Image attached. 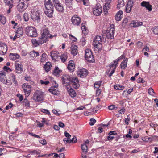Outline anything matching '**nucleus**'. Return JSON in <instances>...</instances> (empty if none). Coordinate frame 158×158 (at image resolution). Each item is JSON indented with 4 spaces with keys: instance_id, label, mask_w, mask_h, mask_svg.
Listing matches in <instances>:
<instances>
[{
    "instance_id": "f257e3e1",
    "label": "nucleus",
    "mask_w": 158,
    "mask_h": 158,
    "mask_svg": "<svg viewBox=\"0 0 158 158\" xmlns=\"http://www.w3.org/2000/svg\"><path fill=\"white\" fill-rule=\"evenodd\" d=\"M44 5L46 10L44 12L46 15L49 17H52L53 13L54 6L50 0H45Z\"/></svg>"
},
{
    "instance_id": "f03ea898",
    "label": "nucleus",
    "mask_w": 158,
    "mask_h": 158,
    "mask_svg": "<svg viewBox=\"0 0 158 158\" xmlns=\"http://www.w3.org/2000/svg\"><path fill=\"white\" fill-rule=\"evenodd\" d=\"M125 58V56L124 55H122L116 60H114L113 62L111 63L110 65L109 66H107V67H108V69H110L109 70V72H110V71L111 70V71L109 74V77H110L113 74L114 72L115 69L118 64V61L122 59Z\"/></svg>"
},
{
    "instance_id": "7ed1b4c3",
    "label": "nucleus",
    "mask_w": 158,
    "mask_h": 158,
    "mask_svg": "<svg viewBox=\"0 0 158 158\" xmlns=\"http://www.w3.org/2000/svg\"><path fill=\"white\" fill-rule=\"evenodd\" d=\"M102 38L101 36L98 35L95 37L93 43V45L95 49L101 50L102 48Z\"/></svg>"
},
{
    "instance_id": "20e7f679",
    "label": "nucleus",
    "mask_w": 158,
    "mask_h": 158,
    "mask_svg": "<svg viewBox=\"0 0 158 158\" xmlns=\"http://www.w3.org/2000/svg\"><path fill=\"white\" fill-rule=\"evenodd\" d=\"M25 31L26 34L31 37H35L38 35L36 29L32 27H27Z\"/></svg>"
},
{
    "instance_id": "39448f33",
    "label": "nucleus",
    "mask_w": 158,
    "mask_h": 158,
    "mask_svg": "<svg viewBox=\"0 0 158 158\" xmlns=\"http://www.w3.org/2000/svg\"><path fill=\"white\" fill-rule=\"evenodd\" d=\"M48 41V40L47 38L44 37L42 35L41 37L39 38L38 40L35 39H32L31 40L32 43L35 47H37L40 44H42Z\"/></svg>"
},
{
    "instance_id": "423d86ee",
    "label": "nucleus",
    "mask_w": 158,
    "mask_h": 158,
    "mask_svg": "<svg viewBox=\"0 0 158 158\" xmlns=\"http://www.w3.org/2000/svg\"><path fill=\"white\" fill-rule=\"evenodd\" d=\"M31 18L32 20L35 22L39 23L40 21V15L39 11L35 9L32 11L31 14Z\"/></svg>"
},
{
    "instance_id": "0eeeda50",
    "label": "nucleus",
    "mask_w": 158,
    "mask_h": 158,
    "mask_svg": "<svg viewBox=\"0 0 158 158\" xmlns=\"http://www.w3.org/2000/svg\"><path fill=\"white\" fill-rule=\"evenodd\" d=\"M85 57L86 60L89 62H93L94 61V57L92 52L88 49H86L85 51Z\"/></svg>"
},
{
    "instance_id": "6e6552de",
    "label": "nucleus",
    "mask_w": 158,
    "mask_h": 158,
    "mask_svg": "<svg viewBox=\"0 0 158 158\" xmlns=\"http://www.w3.org/2000/svg\"><path fill=\"white\" fill-rule=\"evenodd\" d=\"M114 30L111 29V30H107L102 31V37L103 38H104L105 36H106L108 39L111 40L114 38Z\"/></svg>"
},
{
    "instance_id": "1a4fd4ad",
    "label": "nucleus",
    "mask_w": 158,
    "mask_h": 158,
    "mask_svg": "<svg viewBox=\"0 0 158 158\" xmlns=\"http://www.w3.org/2000/svg\"><path fill=\"white\" fill-rule=\"evenodd\" d=\"M27 2L20 1L17 6L18 10L19 12L23 11L28 7Z\"/></svg>"
},
{
    "instance_id": "9d476101",
    "label": "nucleus",
    "mask_w": 158,
    "mask_h": 158,
    "mask_svg": "<svg viewBox=\"0 0 158 158\" xmlns=\"http://www.w3.org/2000/svg\"><path fill=\"white\" fill-rule=\"evenodd\" d=\"M62 83L64 86L66 87H69L70 85V82L71 80L70 77L68 75H63L62 76Z\"/></svg>"
},
{
    "instance_id": "9b49d317",
    "label": "nucleus",
    "mask_w": 158,
    "mask_h": 158,
    "mask_svg": "<svg viewBox=\"0 0 158 158\" xmlns=\"http://www.w3.org/2000/svg\"><path fill=\"white\" fill-rule=\"evenodd\" d=\"M41 35L44 37L47 38L48 40V38L52 39L54 36H56V35H55L54 36L50 34L49 31L48 30V28L45 27H44L43 28Z\"/></svg>"
},
{
    "instance_id": "f8f14e48",
    "label": "nucleus",
    "mask_w": 158,
    "mask_h": 158,
    "mask_svg": "<svg viewBox=\"0 0 158 158\" xmlns=\"http://www.w3.org/2000/svg\"><path fill=\"white\" fill-rule=\"evenodd\" d=\"M43 96L42 94L39 91H36L34 94L32 99L35 101L40 102L43 100Z\"/></svg>"
},
{
    "instance_id": "ddd939ff",
    "label": "nucleus",
    "mask_w": 158,
    "mask_h": 158,
    "mask_svg": "<svg viewBox=\"0 0 158 158\" xmlns=\"http://www.w3.org/2000/svg\"><path fill=\"white\" fill-rule=\"evenodd\" d=\"M15 72L18 74H21L23 71V65L17 62L15 64Z\"/></svg>"
},
{
    "instance_id": "4468645a",
    "label": "nucleus",
    "mask_w": 158,
    "mask_h": 158,
    "mask_svg": "<svg viewBox=\"0 0 158 158\" xmlns=\"http://www.w3.org/2000/svg\"><path fill=\"white\" fill-rule=\"evenodd\" d=\"M102 9L101 6L100 5H98L93 9V13L96 16H99L101 13Z\"/></svg>"
},
{
    "instance_id": "2eb2a0df",
    "label": "nucleus",
    "mask_w": 158,
    "mask_h": 158,
    "mask_svg": "<svg viewBox=\"0 0 158 158\" xmlns=\"http://www.w3.org/2000/svg\"><path fill=\"white\" fill-rule=\"evenodd\" d=\"M71 21L74 25L78 26L81 22V19L77 16V15H74L73 16L71 19Z\"/></svg>"
},
{
    "instance_id": "dca6fc26",
    "label": "nucleus",
    "mask_w": 158,
    "mask_h": 158,
    "mask_svg": "<svg viewBox=\"0 0 158 158\" xmlns=\"http://www.w3.org/2000/svg\"><path fill=\"white\" fill-rule=\"evenodd\" d=\"M31 86L30 85L25 83L23 85V88L24 90V92L25 93V95L27 94V96H29V94L31 91Z\"/></svg>"
},
{
    "instance_id": "f3484780",
    "label": "nucleus",
    "mask_w": 158,
    "mask_h": 158,
    "mask_svg": "<svg viewBox=\"0 0 158 158\" xmlns=\"http://www.w3.org/2000/svg\"><path fill=\"white\" fill-rule=\"evenodd\" d=\"M7 50V46L5 44H0V55H4Z\"/></svg>"
},
{
    "instance_id": "a211bd4d",
    "label": "nucleus",
    "mask_w": 158,
    "mask_h": 158,
    "mask_svg": "<svg viewBox=\"0 0 158 158\" xmlns=\"http://www.w3.org/2000/svg\"><path fill=\"white\" fill-rule=\"evenodd\" d=\"M71 82L73 86L75 89H77L79 87V81L76 77H73L71 80Z\"/></svg>"
},
{
    "instance_id": "6ab92c4d",
    "label": "nucleus",
    "mask_w": 158,
    "mask_h": 158,
    "mask_svg": "<svg viewBox=\"0 0 158 158\" xmlns=\"http://www.w3.org/2000/svg\"><path fill=\"white\" fill-rule=\"evenodd\" d=\"M77 75L81 78H84L86 77L88 74V71L85 69H82L77 73Z\"/></svg>"
},
{
    "instance_id": "aec40b11",
    "label": "nucleus",
    "mask_w": 158,
    "mask_h": 158,
    "mask_svg": "<svg viewBox=\"0 0 158 158\" xmlns=\"http://www.w3.org/2000/svg\"><path fill=\"white\" fill-rule=\"evenodd\" d=\"M58 86V84H57L54 86L51 87V88L49 89L48 91L53 94L56 95H58L59 94V91L56 89Z\"/></svg>"
},
{
    "instance_id": "412c9836",
    "label": "nucleus",
    "mask_w": 158,
    "mask_h": 158,
    "mask_svg": "<svg viewBox=\"0 0 158 158\" xmlns=\"http://www.w3.org/2000/svg\"><path fill=\"white\" fill-rule=\"evenodd\" d=\"M141 5L143 7H145L149 11L152 10V5L150 4L149 2L143 1L141 3Z\"/></svg>"
},
{
    "instance_id": "4be33fe9",
    "label": "nucleus",
    "mask_w": 158,
    "mask_h": 158,
    "mask_svg": "<svg viewBox=\"0 0 158 158\" xmlns=\"http://www.w3.org/2000/svg\"><path fill=\"white\" fill-rule=\"evenodd\" d=\"M133 2L131 1H129L126 5V11L127 13H129L133 6Z\"/></svg>"
},
{
    "instance_id": "5701e85b",
    "label": "nucleus",
    "mask_w": 158,
    "mask_h": 158,
    "mask_svg": "<svg viewBox=\"0 0 158 158\" xmlns=\"http://www.w3.org/2000/svg\"><path fill=\"white\" fill-rule=\"evenodd\" d=\"M54 6L56 10L59 12L61 13H64V9L61 3L55 5Z\"/></svg>"
},
{
    "instance_id": "b1692460",
    "label": "nucleus",
    "mask_w": 158,
    "mask_h": 158,
    "mask_svg": "<svg viewBox=\"0 0 158 158\" xmlns=\"http://www.w3.org/2000/svg\"><path fill=\"white\" fill-rule=\"evenodd\" d=\"M75 67L73 61L72 60L69 61L67 67L68 70L70 72H73L74 71Z\"/></svg>"
},
{
    "instance_id": "393cba45",
    "label": "nucleus",
    "mask_w": 158,
    "mask_h": 158,
    "mask_svg": "<svg viewBox=\"0 0 158 158\" xmlns=\"http://www.w3.org/2000/svg\"><path fill=\"white\" fill-rule=\"evenodd\" d=\"M66 88L69 94L73 98L76 96V93L72 88L66 87Z\"/></svg>"
},
{
    "instance_id": "a878e982",
    "label": "nucleus",
    "mask_w": 158,
    "mask_h": 158,
    "mask_svg": "<svg viewBox=\"0 0 158 158\" xmlns=\"http://www.w3.org/2000/svg\"><path fill=\"white\" fill-rule=\"evenodd\" d=\"M143 24V23L141 22H137L134 21H132L130 23V25L131 27H136L139 26H141Z\"/></svg>"
},
{
    "instance_id": "bb28decb",
    "label": "nucleus",
    "mask_w": 158,
    "mask_h": 158,
    "mask_svg": "<svg viewBox=\"0 0 158 158\" xmlns=\"http://www.w3.org/2000/svg\"><path fill=\"white\" fill-rule=\"evenodd\" d=\"M50 54L52 59L53 60H56L58 57V54L59 53L56 51H52L51 52Z\"/></svg>"
},
{
    "instance_id": "cd10ccee",
    "label": "nucleus",
    "mask_w": 158,
    "mask_h": 158,
    "mask_svg": "<svg viewBox=\"0 0 158 158\" xmlns=\"http://www.w3.org/2000/svg\"><path fill=\"white\" fill-rule=\"evenodd\" d=\"M77 46L75 45L73 47H72L71 53L74 56L77 54Z\"/></svg>"
},
{
    "instance_id": "c85d7f7f",
    "label": "nucleus",
    "mask_w": 158,
    "mask_h": 158,
    "mask_svg": "<svg viewBox=\"0 0 158 158\" xmlns=\"http://www.w3.org/2000/svg\"><path fill=\"white\" fill-rule=\"evenodd\" d=\"M9 78L11 80V81H12L14 84L16 85H18V82L16 80L15 76L13 74H10Z\"/></svg>"
},
{
    "instance_id": "c756f323",
    "label": "nucleus",
    "mask_w": 158,
    "mask_h": 158,
    "mask_svg": "<svg viewBox=\"0 0 158 158\" xmlns=\"http://www.w3.org/2000/svg\"><path fill=\"white\" fill-rule=\"evenodd\" d=\"M128 61V58H126L125 60H123L120 64L121 68L124 69L127 67V65Z\"/></svg>"
},
{
    "instance_id": "7c9ffc66",
    "label": "nucleus",
    "mask_w": 158,
    "mask_h": 158,
    "mask_svg": "<svg viewBox=\"0 0 158 158\" xmlns=\"http://www.w3.org/2000/svg\"><path fill=\"white\" fill-rule=\"evenodd\" d=\"M110 2L106 3L103 6V11L105 14L107 13L108 10L110 8Z\"/></svg>"
},
{
    "instance_id": "2f4dec72",
    "label": "nucleus",
    "mask_w": 158,
    "mask_h": 158,
    "mask_svg": "<svg viewBox=\"0 0 158 158\" xmlns=\"http://www.w3.org/2000/svg\"><path fill=\"white\" fill-rule=\"evenodd\" d=\"M52 66L51 63L50 62H47L44 65V68L47 72H48L50 70L51 67Z\"/></svg>"
},
{
    "instance_id": "473e14b6",
    "label": "nucleus",
    "mask_w": 158,
    "mask_h": 158,
    "mask_svg": "<svg viewBox=\"0 0 158 158\" xmlns=\"http://www.w3.org/2000/svg\"><path fill=\"white\" fill-rule=\"evenodd\" d=\"M16 37H19L23 34V29L22 28H18L16 32Z\"/></svg>"
},
{
    "instance_id": "72a5a7b5",
    "label": "nucleus",
    "mask_w": 158,
    "mask_h": 158,
    "mask_svg": "<svg viewBox=\"0 0 158 158\" xmlns=\"http://www.w3.org/2000/svg\"><path fill=\"white\" fill-rule=\"evenodd\" d=\"M10 57L12 60H15L19 57V56L17 53H10Z\"/></svg>"
},
{
    "instance_id": "f704fd0d",
    "label": "nucleus",
    "mask_w": 158,
    "mask_h": 158,
    "mask_svg": "<svg viewBox=\"0 0 158 158\" xmlns=\"http://www.w3.org/2000/svg\"><path fill=\"white\" fill-rule=\"evenodd\" d=\"M60 57L62 62H64L66 61L68 58V56L66 53L61 54Z\"/></svg>"
},
{
    "instance_id": "c9c22d12",
    "label": "nucleus",
    "mask_w": 158,
    "mask_h": 158,
    "mask_svg": "<svg viewBox=\"0 0 158 158\" xmlns=\"http://www.w3.org/2000/svg\"><path fill=\"white\" fill-rule=\"evenodd\" d=\"M81 148L83 152L86 154L87 152V146L85 144H83L81 145Z\"/></svg>"
},
{
    "instance_id": "e433bc0d",
    "label": "nucleus",
    "mask_w": 158,
    "mask_h": 158,
    "mask_svg": "<svg viewBox=\"0 0 158 158\" xmlns=\"http://www.w3.org/2000/svg\"><path fill=\"white\" fill-rule=\"evenodd\" d=\"M124 2L123 0H118V4L117 5V8L119 9L120 7H123L124 6Z\"/></svg>"
},
{
    "instance_id": "4c0bfd02",
    "label": "nucleus",
    "mask_w": 158,
    "mask_h": 158,
    "mask_svg": "<svg viewBox=\"0 0 158 158\" xmlns=\"http://www.w3.org/2000/svg\"><path fill=\"white\" fill-rule=\"evenodd\" d=\"M0 22L3 24H5L6 22V17L2 15H0Z\"/></svg>"
},
{
    "instance_id": "58836bf2",
    "label": "nucleus",
    "mask_w": 158,
    "mask_h": 158,
    "mask_svg": "<svg viewBox=\"0 0 158 158\" xmlns=\"http://www.w3.org/2000/svg\"><path fill=\"white\" fill-rule=\"evenodd\" d=\"M30 55L33 58L36 57L39 55V53L38 52L33 51L31 52Z\"/></svg>"
},
{
    "instance_id": "ea45409f",
    "label": "nucleus",
    "mask_w": 158,
    "mask_h": 158,
    "mask_svg": "<svg viewBox=\"0 0 158 158\" xmlns=\"http://www.w3.org/2000/svg\"><path fill=\"white\" fill-rule=\"evenodd\" d=\"M47 55L45 53H43L41 56V58L40 59V62H44L46 60Z\"/></svg>"
},
{
    "instance_id": "a19ab883",
    "label": "nucleus",
    "mask_w": 158,
    "mask_h": 158,
    "mask_svg": "<svg viewBox=\"0 0 158 158\" xmlns=\"http://www.w3.org/2000/svg\"><path fill=\"white\" fill-rule=\"evenodd\" d=\"M64 154L63 153H61L58 155L57 154H56L53 157H59V158H64Z\"/></svg>"
},
{
    "instance_id": "79ce46f5",
    "label": "nucleus",
    "mask_w": 158,
    "mask_h": 158,
    "mask_svg": "<svg viewBox=\"0 0 158 158\" xmlns=\"http://www.w3.org/2000/svg\"><path fill=\"white\" fill-rule=\"evenodd\" d=\"M5 3L6 5L9 6L11 5H13L12 4V0H6Z\"/></svg>"
},
{
    "instance_id": "37998d69",
    "label": "nucleus",
    "mask_w": 158,
    "mask_h": 158,
    "mask_svg": "<svg viewBox=\"0 0 158 158\" xmlns=\"http://www.w3.org/2000/svg\"><path fill=\"white\" fill-rule=\"evenodd\" d=\"M23 102L25 103L24 105L25 106L27 107H29L30 106L29 102L27 99H24Z\"/></svg>"
},
{
    "instance_id": "c03bdc74",
    "label": "nucleus",
    "mask_w": 158,
    "mask_h": 158,
    "mask_svg": "<svg viewBox=\"0 0 158 158\" xmlns=\"http://www.w3.org/2000/svg\"><path fill=\"white\" fill-rule=\"evenodd\" d=\"M60 70L59 69L58 67L57 66L55 67L54 71V73L58 74L60 73Z\"/></svg>"
},
{
    "instance_id": "a18cd8bd",
    "label": "nucleus",
    "mask_w": 158,
    "mask_h": 158,
    "mask_svg": "<svg viewBox=\"0 0 158 158\" xmlns=\"http://www.w3.org/2000/svg\"><path fill=\"white\" fill-rule=\"evenodd\" d=\"M129 19L128 18H125L122 22V25L125 27L126 23L129 21Z\"/></svg>"
},
{
    "instance_id": "49530a36",
    "label": "nucleus",
    "mask_w": 158,
    "mask_h": 158,
    "mask_svg": "<svg viewBox=\"0 0 158 158\" xmlns=\"http://www.w3.org/2000/svg\"><path fill=\"white\" fill-rule=\"evenodd\" d=\"M23 18L25 21H27L29 19L28 15L27 13H25L23 15Z\"/></svg>"
},
{
    "instance_id": "de8ad7c7",
    "label": "nucleus",
    "mask_w": 158,
    "mask_h": 158,
    "mask_svg": "<svg viewBox=\"0 0 158 158\" xmlns=\"http://www.w3.org/2000/svg\"><path fill=\"white\" fill-rule=\"evenodd\" d=\"M148 93L149 94L152 95H153L155 94L153 89L151 88H150L148 89Z\"/></svg>"
},
{
    "instance_id": "09e8293b",
    "label": "nucleus",
    "mask_w": 158,
    "mask_h": 158,
    "mask_svg": "<svg viewBox=\"0 0 158 158\" xmlns=\"http://www.w3.org/2000/svg\"><path fill=\"white\" fill-rule=\"evenodd\" d=\"M118 108L117 106H116L114 105H111L109 106L108 107V108L110 110H112L113 109H116Z\"/></svg>"
},
{
    "instance_id": "8fccbe9b",
    "label": "nucleus",
    "mask_w": 158,
    "mask_h": 158,
    "mask_svg": "<svg viewBox=\"0 0 158 158\" xmlns=\"http://www.w3.org/2000/svg\"><path fill=\"white\" fill-rule=\"evenodd\" d=\"M90 122L89 124L91 126L93 125L96 122V120L94 118H91L90 120Z\"/></svg>"
},
{
    "instance_id": "3c124183",
    "label": "nucleus",
    "mask_w": 158,
    "mask_h": 158,
    "mask_svg": "<svg viewBox=\"0 0 158 158\" xmlns=\"http://www.w3.org/2000/svg\"><path fill=\"white\" fill-rule=\"evenodd\" d=\"M6 76V73L5 72L1 71L0 72V79Z\"/></svg>"
},
{
    "instance_id": "603ef678",
    "label": "nucleus",
    "mask_w": 158,
    "mask_h": 158,
    "mask_svg": "<svg viewBox=\"0 0 158 158\" xmlns=\"http://www.w3.org/2000/svg\"><path fill=\"white\" fill-rule=\"evenodd\" d=\"M153 32L155 34H158V26L155 27L153 30Z\"/></svg>"
},
{
    "instance_id": "864d4df0",
    "label": "nucleus",
    "mask_w": 158,
    "mask_h": 158,
    "mask_svg": "<svg viewBox=\"0 0 158 158\" xmlns=\"http://www.w3.org/2000/svg\"><path fill=\"white\" fill-rule=\"evenodd\" d=\"M3 69L4 71H6L7 72L8 71L11 72L12 71L11 69L7 67L6 66H4L3 67Z\"/></svg>"
},
{
    "instance_id": "5fc2aeb1",
    "label": "nucleus",
    "mask_w": 158,
    "mask_h": 158,
    "mask_svg": "<svg viewBox=\"0 0 158 158\" xmlns=\"http://www.w3.org/2000/svg\"><path fill=\"white\" fill-rule=\"evenodd\" d=\"M63 141H64V143L66 144L67 143H70L71 142V139L70 138H64L63 139Z\"/></svg>"
},
{
    "instance_id": "6e6d98bb",
    "label": "nucleus",
    "mask_w": 158,
    "mask_h": 158,
    "mask_svg": "<svg viewBox=\"0 0 158 158\" xmlns=\"http://www.w3.org/2000/svg\"><path fill=\"white\" fill-rule=\"evenodd\" d=\"M16 96L19 98L20 101L21 102L23 100V98L22 95L20 94H17Z\"/></svg>"
},
{
    "instance_id": "4d7b16f0",
    "label": "nucleus",
    "mask_w": 158,
    "mask_h": 158,
    "mask_svg": "<svg viewBox=\"0 0 158 158\" xmlns=\"http://www.w3.org/2000/svg\"><path fill=\"white\" fill-rule=\"evenodd\" d=\"M42 112L48 115H50V113L49 111L47 109H43L42 110Z\"/></svg>"
},
{
    "instance_id": "13d9d810",
    "label": "nucleus",
    "mask_w": 158,
    "mask_h": 158,
    "mask_svg": "<svg viewBox=\"0 0 158 158\" xmlns=\"http://www.w3.org/2000/svg\"><path fill=\"white\" fill-rule=\"evenodd\" d=\"M71 142L73 143H75L77 142V140L76 136H74L72 139H71Z\"/></svg>"
},
{
    "instance_id": "bf43d9fd",
    "label": "nucleus",
    "mask_w": 158,
    "mask_h": 158,
    "mask_svg": "<svg viewBox=\"0 0 158 158\" xmlns=\"http://www.w3.org/2000/svg\"><path fill=\"white\" fill-rule=\"evenodd\" d=\"M13 106V105L12 103H10L9 105L6 106L5 109L7 110L10 109Z\"/></svg>"
},
{
    "instance_id": "052dcab7",
    "label": "nucleus",
    "mask_w": 158,
    "mask_h": 158,
    "mask_svg": "<svg viewBox=\"0 0 158 158\" xmlns=\"http://www.w3.org/2000/svg\"><path fill=\"white\" fill-rule=\"evenodd\" d=\"M137 82L138 83H143L145 82V81L143 79L140 77L137 80Z\"/></svg>"
},
{
    "instance_id": "680f3d73",
    "label": "nucleus",
    "mask_w": 158,
    "mask_h": 158,
    "mask_svg": "<svg viewBox=\"0 0 158 158\" xmlns=\"http://www.w3.org/2000/svg\"><path fill=\"white\" fill-rule=\"evenodd\" d=\"M40 143L43 145H45L47 144V141L46 140L44 139L43 140H40L39 141Z\"/></svg>"
},
{
    "instance_id": "e2e57ef3",
    "label": "nucleus",
    "mask_w": 158,
    "mask_h": 158,
    "mask_svg": "<svg viewBox=\"0 0 158 158\" xmlns=\"http://www.w3.org/2000/svg\"><path fill=\"white\" fill-rule=\"evenodd\" d=\"M6 78L5 77L4 78L0 79V81L2 82L3 83L5 84V83H6Z\"/></svg>"
},
{
    "instance_id": "0e129e2a",
    "label": "nucleus",
    "mask_w": 158,
    "mask_h": 158,
    "mask_svg": "<svg viewBox=\"0 0 158 158\" xmlns=\"http://www.w3.org/2000/svg\"><path fill=\"white\" fill-rule=\"evenodd\" d=\"M40 81L42 84L43 85H47L49 83V82L48 81H44L42 80H41Z\"/></svg>"
},
{
    "instance_id": "69168bd1",
    "label": "nucleus",
    "mask_w": 158,
    "mask_h": 158,
    "mask_svg": "<svg viewBox=\"0 0 158 158\" xmlns=\"http://www.w3.org/2000/svg\"><path fill=\"white\" fill-rule=\"evenodd\" d=\"M115 18L117 21H118L121 20V16L118 15H117V14L115 16Z\"/></svg>"
},
{
    "instance_id": "338daca9",
    "label": "nucleus",
    "mask_w": 158,
    "mask_h": 158,
    "mask_svg": "<svg viewBox=\"0 0 158 158\" xmlns=\"http://www.w3.org/2000/svg\"><path fill=\"white\" fill-rule=\"evenodd\" d=\"M24 78H25V80H26L27 81H28L29 82H30L31 81V78L30 77L26 76Z\"/></svg>"
},
{
    "instance_id": "774afa93",
    "label": "nucleus",
    "mask_w": 158,
    "mask_h": 158,
    "mask_svg": "<svg viewBox=\"0 0 158 158\" xmlns=\"http://www.w3.org/2000/svg\"><path fill=\"white\" fill-rule=\"evenodd\" d=\"M125 111V109L124 108H123L122 109L120 110L119 111V113L122 114L124 113V112Z\"/></svg>"
}]
</instances>
